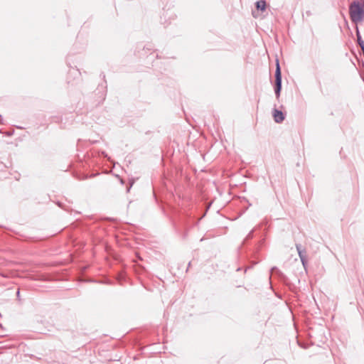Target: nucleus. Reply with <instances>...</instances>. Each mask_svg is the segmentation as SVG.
<instances>
[{"mask_svg":"<svg viewBox=\"0 0 364 364\" xmlns=\"http://www.w3.org/2000/svg\"><path fill=\"white\" fill-rule=\"evenodd\" d=\"M282 90V75L280 67L279 64V61H277V68L275 70V86H274V92L275 95L277 99H279L280 96V92Z\"/></svg>","mask_w":364,"mask_h":364,"instance_id":"f03ea898","label":"nucleus"},{"mask_svg":"<svg viewBox=\"0 0 364 364\" xmlns=\"http://www.w3.org/2000/svg\"><path fill=\"white\" fill-rule=\"evenodd\" d=\"M257 10L264 11L266 9V2L264 0H259L256 3Z\"/></svg>","mask_w":364,"mask_h":364,"instance_id":"423d86ee","label":"nucleus"},{"mask_svg":"<svg viewBox=\"0 0 364 364\" xmlns=\"http://www.w3.org/2000/svg\"><path fill=\"white\" fill-rule=\"evenodd\" d=\"M296 250L298 252V254H299V258L302 262V264L304 266H305V264H306V255H305V250H302L301 249V245H299V244H296Z\"/></svg>","mask_w":364,"mask_h":364,"instance_id":"7ed1b4c3","label":"nucleus"},{"mask_svg":"<svg viewBox=\"0 0 364 364\" xmlns=\"http://www.w3.org/2000/svg\"><path fill=\"white\" fill-rule=\"evenodd\" d=\"M273 117H274V121L277 123H280V122H283L284 119V114L282 113V112L277 110V109L274 110Z\"/></svg>","mask_w":364,"mask_h":364,"instance_id":"20e7f679","label":"nucleus"},{"mask_svg":"<svg viewBox=\"0 0 364 364\" xmlns=\"http://www.w3.org/2000/svg\"><path fill=\"white\" fill-rule=\"evenodd\" d=\"M351 21L354 23L360 22L364 17V1H353L349 7Z\"/></svg>","mask_w":364,"mask_h":364,"instance_id":"f257e3e1","label":"nucleus"},{"mask_svg":"<svg viewBox=\"0 0 364 364\" xmlns=\"http://www.w3.org/2000/svg\"><path fill=\"white\" fill-rule=\"evenodd\" d=\"M356 36H357L358 44L360 47L361 50H364V41L361 38V36L360 34L358 27H356Z\"/></svg>","mask_w":364,"mask_h":364,"instance_id":"39448f33","label":"nucleus"}]
</instances>
